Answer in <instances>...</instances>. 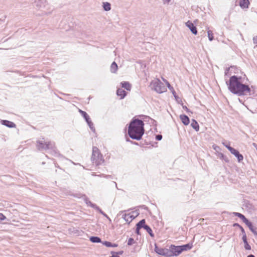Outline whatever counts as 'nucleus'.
I'll use <instances>...</instances> for the list:
<instances>
[{"label": "nucleus", "instance_id": "nucleus-1", "mask_svg": "<svg viewBox=\"0 0 257 257\" xmlns=\"http://www.w3.org/2000/svg\"><path fill=\"white\" fill-rule=\"evenodd\" d=\"M248 81L244 73H241V75L234 74L228 79H225V83L229 92L238 96L251 95V90L247 83Z\"/></svg>", "mask_w": 257, "mask_h": 257}, {"label": "nucleus", "instance_id": "nucleus-2", "mask_svg": "<svg viewBox=\"0 0 257 257\" xmlns=\"http://www.w3.org/2000/svg\"><path fill=\"white\" fill-rule=\"evenodd\" d=\"M145 123L142 119L134 117L126 124L127 135L134 140L140 141L145 133Z\"/></svg>", "mask_w": 257, "mask_h": 257}, {"label": "nucleus", "instance_id": "nucleus-3", "mask_svg": "<svg viewBox=\"0 0 257 257\" xmlns=\"http://www.w3.org/2000/svg\"><path fill=\"white\" fill-rule=\"evenodd\" d=\"M91 160L96 166H99L104 162L103 155L96 147H93Z\"/></svg>", "mask_w": 257, "mask_h": 257}, {"label": "nucleus", "instance_id": "nucleus-4", "mask_svg": "<svg viewBox=\"0 0 257 257\" xmlns=\"http://www.w3.org/2000/svg\"><path fill=\"white\" fill-rule=\"evenodd\" d=\"M149 86L151 87L152 90L158 94H161L167 91V89L164 83L159 79H157L156 81H151Z\"/></svg>", "mask_w": 257, "mask_h": 257}, {"label": "nucleus", "instance_id": "nucleus-5", "mask_svg": "<svg viewBox=\"0 0 257 257\" xmlns=\"http://www.w3.org/2000/svg\"><path fill=\"white\" fill-rule=\"evenodd\" d=\"M53 142L51 141L46 142L43 140H38L36 142V147L39 151L49 150Z\"/></svg>", "mask_w": 257, "mask_h": 257}, {"label": "nucleus", "instance_id": "nucleus-6", "mask_svg": "<svg viewBox=\"0 0 257 257\" xmlns=\"http://www.w3.org/2000/svg\"><path fill=\"white\" fill-rule=\"evenodd\" d=\"M168 251L169 257L177 256L182 253L180 245L172 244L169 246Z\"/></svg>", "mask_w": 257, "mask_h": 257}, {"label": "nucleus", "instance_id": "nucleus-7", "mask_svg": "<svg viewBox=\"0 0 257 257\" xmlns=\"http://www.w3.org/2000/svg\"><path fill=\"white\" fill-rule=\"evenodd\" d=\"M154 250L155 253L159 255L164 257H169L168 248L159 247L158 245L155 243Z\"/></svg>", "mask_w": 257, "mask_h": 257}, {"label": "nucleus", "instance_id": "nucleus-8", "mask_svg": "<svg viewBox=\"0 0 257 257\" xmlns=\"http://www.w3.org/2000/svg\"><path fill=\"white\" fill-rule=\"evenodd\" d=\"M132 213H136V215H133L131 213H124L122 215V218H123L128 224H130V223L140 214L139 210L134 211L132 212Z\"/></svg>", "mask_w": 257, "mask_h": 257}, {"label": "nucleus", "instance_id": "nucleus-9", "mask_svg": "<svg viewBox=\"0 0 257 257\" xmlns=\"http://www.w3.org/2000/svg\"><path fill=\"white\" fill-rule=\"evenodd\" d=\"M185 26L190 30L191 32L194 35L198 34L197 29L196 25L192 22V21L188 20L185 23Z\"/></svg>", "mask_w": 257, "mask_h": 257}, {"label": "nucleus", "instance_id": "nucleus-10", "mask_svg": "<svg viewBox=\"0 0 257 257\" xmlns=\"http://www.w3.org/2000/svg\"><path fill=\"white\" fill-rule=\"evenodd\" d=\"M223 213H225V214L226 213V214H232V215H233L235 216L238 217V218H239L241 220V221L244 223H245V222H246L248 220V219L245 216V215H244L243 214H242V213H239V212H227V211H224Z\"/></svg>", "mask_w": 257, "mask_h": 257}, {"label": "nucleus", "instance_id": "nucleus-11", "mask_svg": "<svg viewBox=\"0 0 257 257\" xmlns=\"http://www.w3.org/2000/svg\"><path fill=\"white\" fill-rule=\"evenodd\" d=\"M230 153L234 155L237 159L238 163H241L243 160V156L240 153L237 149H234Z\"/></svg>", "mask_w": 257, "mask_h": 257}, {"label": "nucleus", "instance_id": "nucleus-12", "mask_svg": "<svg viewBox=\"0 0 257 257\" xmlns=\"http://www.w3.org/2000/svg\"><path fill=\"white\" fill-rule=\"evenodd\" d=\"M0 122L1 124L10 128H16L17 126L13 121L7 119H1Z\"/></svg>", "mask_w": 257, "mask_h": 257}, {"label": "nucleus", "instance_id": "nucleus-13", "mask_svg": "<svg viewBox=\"0 0 257 257\" xmlns=\"http://www.w3.org/2000/svg\"><path fill=\"white\" fill-rule=\"evenodd\" d=\"M245 224L247 226L249 230L254 234L255 237H257V230L256 227L253 225V223L249 220L245 222Z\"/></svg>", "mask_w": 257, "mask_h": 257}, {"label": "nucleus", "instance_id": "nucleus-14", "mask_svg": "<svg viewBox=\"0 0 257 257\" xmlns=\"http://www.w3.org/2000/svg\"><path fill=\"white\" fill-rule=\"evenodd\" d=\"M31 3L34 4V7L41 9L45 7L47 1L46 0H34V2L32 1Z\"/></svg>", "mask_w": 257, "mask_h": 257}, {"label": "nucleus", "instance_id": "nucleus-15", "mask_svg": "<svg viewBox=\"0 0 257 257\" xmlns=\"http://www.w3.org/2000/svg\"><path fill=\"white\" fill-rule=\"evenodd\" d=\"M179 118L182 123L185 126L188 125L190 122L189 117L185 114L183 113L180 114Z\"/></svg>", "mask_w": 257, "mask_h": 257}, {"label": "nucleus", "instance_id": "nucleus-16", "mask_svg": "<svg viewBox=\"0 0 257 257\" xmlns=\"http://www.w3.org/2000/svg\"><path fill=\"white\" fill-rule=\"evenodd\" d=\"M193 241L194 239H193L191 242H189L186 244L180 245V249L181 250V252L184 251H188L190 250L193 247Z\"/></svg>", "mask_w": 257, "mask_h": 257}, {"label": "nucleus", "instance_id": "nucleus-17", "mask_svg": "<svg viewBox=\"0 0 257 257\" xmlns=\"http://www.w3.org/2000/svg\"><path fill=\"white\" fill-rule=\"evenodd\" d=\"M243 206L248 210L251 211H254L255 210L254 205L250 201L245 199L243 200Z\"/></svg>", "mask_w": 257, "mask_h": 257}, {"label": "nucleus", "instance_id": "nucleus-18", "mask_svg": "<svg viewBox=\"0 0 257 257\" xmlns=\"http://www.w3.org/2000/svg\"><path fill=\"white\" fill-rule=\"evenodd\" d=\"M74 197H77L78 198H83L85 203L88 205L89 206V202H91L89 198L84 194H81V193H79V194H76L75 195H74Z\"/></svg>", "mask_w": 257, "mask_h": 257}, {"label": "nucleus", "instance_id": "nucleus-19", "mask_svg": "<svg viewBox=\"0 0 257 257\" xmlns=\"http://www.w3.org/2000/svg\"><path fill=\"white\" fill-rule=\"evenodd\" d=\"M120 85L122 88L125 89L127 91H130L132 89V85L128 81H122L120 82Z\"/></svg>", "mask_w": 257, "mask_h": 257}, {"label": "nucleus", "instance_id": "nucleus-20", "mask_svg": "<svg viewBox=\"0 0 257 257\" xmlns=\"http://www.w3.org/2000/svg\"><path fill=\"white\" fill-rule=\"evenodd\" d=\"M127 92L121 88H118L116 90V95L117 96L119 97L120 99L124 98L127 95Z\"/></svg>", "mask_w": 257, "mask_h": 257}, {"label": "nucleus", "instance_id": "nucleus-21", "mask_svg": "<svg viewBox=\"0 0 257 257\" xmlns=\"http://www.w3.org/2000/svg\"><path fill=\"white\" fill-rule=\"evenodd\" d=\"M238 5L242 9H248L250 3L249 0H239Z\"/></svg>", "mask_w": 257, "mask_h": 257}, {"label": "nucleus", "instance_id": "nucleus-22", "mask_svg": "<svg viewBox=\"0 0 257 257\" xmlns=\"http://www.w3.org/2000/svg\"><path fill=\"white\" fill-rule=\"evenodd\" d=\"M86 122L87 123V125L89 126L90 129L91 130V131L96 134V130L94 126L93 122L92 121L90 117L87 118L85 120Z\"/></svg>", "mask_w": 257, "mask_h": 257}, {"label": "nucleus", "instance_id": "nucleus-23", "mask_svg": "<svg viewBox=\"0 0 257 257\" xmlns=\"http://www.w3.org/2000/svg\"><path fill=\"white\" fill-rule=\"evenodd\" d=\"M190 125L192 127V128L194 129L196 132H197L199 131V125L196 119L194 118L191 119Z\"/></svg>", "mask_w": 257, "mask_h": 257}, {"label": "nucleus", "instance_id": "nucleus-24", "mask_svg": "<svg viewBox=\"0 0 257 257\" xmlns=\"http://www.w3.org/2000/svg\"><path fill=\"white\" fill-rule=\"evenodd\" d=\"M147 225V224L146 223V219H142L136 224L135 227L138 228L140 229L141 228L145 229Z\"/></svg>", "mask_w": 257, "mask_h": 257}, {"label": "nucleus", "instance_id": "nucleus-25", "mask_svg": "<svg viewBox=\"0 0 257 257\" xmlns=\"http://www.w3.org/2000/svg\"><path fill=\"white\" fill-rule=\"evenodd\" d=\"M102 244L107 247H116L118 246V244L116 243H112L110 241L104 240L103 241Z\"/></svg>", "mask_w": 257, "mask_h": 257}, {"label": "nucleus", "instance_id": "nucleus-26", "mask_svg": "<svg viewBox=\"0 0 257 257\" xmlns=\"http://www.w3.org/2000/svg\"><path fill=\"white\" fill-rule=\"evenodd\" d=\"M89 240L92 243H101L103 242L100 237L97 236H90L89 237Z\"/></svg>", "mask_w": 257, "mask_h": 257}, {"label": "nucleus", "instance_id": "nucleus-27", "mask_svg": "<svg viewBox=\"0 0 257 257\" xmlns=\"http://www.w3.org/2000/svg\"><path fill=\"white\" fill-rule=\"evenodd\" d=\"M51 147V148H50L49 150H51L54 155L56 156L62 157V155L57 150L56 147L55 146L54 143H52Z\"/></svg>", "mask_w": 257, "mask_h": 257}, {"label": "nucleus", "instance_id": "nucleus-28", "mask_svg": "<svg viewBox=\"0 0 257 257\" xmlns=\"http://www.w3.org/2000/svg\"><path fill=\"white\" fill-rule=\"evenodd\" d=\"M117 70L118 65L115 61H113L110 65V71L112 73H116Z\"/></svg>", "mask_w": 257, "mask_h": 257}, {"label": "nucleus", "instance_id": "nucleus-29", "mask_svg": "<svg viewBox=\"0 0 257 257\" xmlns=\"http://www.w3.org/2000/svg\"><path fill=\"white\" fill-rule=\"evenodd\" d=\"M222 145L230 152L233 151L234 148L230 146V142L227 141H224L222 143Z\"/></svg>", "mask_w": 257, "mask_h": 257}, {"label": "nucleus", "instance_id": "nucleus-30", "mask_svg": "<svg viewBox=\"0 0 257 257\" xmlns=\"http://www.w3.org/2000/svg\"><path fill=\"white\" fill-rule=\"evenodd\" d=\"M102 8L104 11H109L111 10V4L110 3L107 2H105L102 3Z\"/></svg>", "mask_w": 257, "mask_h": 257}, {"label": "nucleus", "instance_id": "nucleus-31", "mask_svg": "<svg viewBox=\"0 0 257 257\" xmlns=\"http://www.w3.org/2000/svg\"><path fill=\"white\" fill-rule=\"evenodd\" d=\"M230 68L232 71V73H233L234 74H237V75H238L239 72H240L241 74V73H243L241 71L239 68L237 67L236 66L231 65L230 66Z\"/></svg>", "mask_w": 257, "mask_h": 257}, {"label": "nucleus", "instance_id": "nucleus-32", "mask_svg": "<svg viewBox=\"0 0 257 257\" xmlns=\"http://www.w3.org/2000/svg\"><path fill=\"white\" fill-rule=\"evenodd\" d=\"M144 229L149 233L151 237H154L155 234L151 227L149 225L147 224Z\"/></svg>", "mask_w": 257, "mask_h": 257}, {"label": "nucleus", "instance_id": "nucleus-33", "mask_svg": "<svg viewBox=\"0 0 257 257\" xmlns=\"http://www.w3.org/2000/svg\"><path fill=\"white\" fill-rule=\"evenodd\" d=\"M218 157L222 161H224L225 163H229V160L223 153H218Z\"/></svg>", "mask_w": 257, "mask_h": 257}, {"label": "nucleus", "instance_id": "nucleus-34", "mask_svg": "<svg viewBox=\"0 0 257 257\" xmlns=\"http://www.w3.org/2000/svg\"><path fill=\"white\" fill-rule=\"evenodd\" d=\"M232 73V71L231 70L230 66L229 67L226 68L224 71V77L225 79H226V77H230L231 75V74Z\"/></svg>", "mask_w": 257, "mask_h": 257}, {"label": "nucleus", "instance_id": "nucleus-35", "mask_svg": "<svg viewBox=\"0 0 257 257\" xmlns=\"http://www.w3.org/2000/svg\"><path fill=\"white\" fill-rule=\"evenodd\" d=\"M68 231L70 233L79 235L80 230L74 227L69 228Z\"/></svg>", "mask_w": 257, "mask_h": 257}, {"label": "nucleus", "instance_id": "nucleus-36", "mask_svg": "<svg viewBox=\"0 0 257 257\" xmlns=\"http://www.w3.org/2000/svg\"><path fill=\"white\" fill-rule=\"evenodd\" d=\"M173 96L174 97L175 100L178 104H179L181 105L183 103L182 99L179 97L177 94Z\"/></svg>", "mask_w": 257, "mask_h": 257}, {"label": "nucleus", "instance_id": "nucleus-37", "mask_svg": "<svg viewBox=\"0 0 257 257\" xmlns=\"http://www.w3.org/2000/svg\"><path fill=\"white\" fill-rule=\"evenodd\" d=\"M207 35H208V40L210 41H212V40H214L213 34L211 30L207 31Z\"/></svg>", "mask_w": 257, "mask_h": 257}, {"label": "nucleus", "instance_id": "nucleus-38", "mask_svg": "<svg viewBox=\"0 0 257 257\" xmlns=\"http://www.w3.org/2000/svg\"><path fill=\"white\" fill-rule=\"evenodd\" d=\"M135 243H136V241L134 240V239L133 238L130 237L128 239L127 243V245L131 246V245H133Z\"/></svg>", "mask_w": 257, "mask_h": 257}, {"label": "nucleus", "instance_id": "nucleus-39", "mask_svg": "<svg viewBox=\"0 0 257 257\" xmlns=\"http://www.w3.org/2000/svg\"><path fill=\"white\" fill-rule=\"evenodd\" d=\"M168 85L169 86L167 87L170 90V91L172 93V94H173V95L174 96L175 94H176L177 93H176L175 90H174L173 87L170 84V83H168Z\"/></svg>", "mask_w": 257, "mask_h": 257}, {"label": "nucleus", "instance_id": "nucleus-40", "mask_svg": "<svg viewBox=\"0 0 257 257\" xmlns=\"http://www.w3.org/2000/svg\"><path fill=\"white\" fill-rule=\"evenodd\" d=\"M244 249L246 250H250L251 249V246L248 242V241L245 242H243Z\"/></svg>", "mask_w": 257, "mask_h": 257}, {"label": "nucleus", "instance_id": "nucleus-41", "mask_svg": "<svg viewBox=\"0 0 257 257\" xmlns=\"http://www.w3.org/2000/svg\"><path fill=\"white\" fill-rule=\"evenodd\" d=\"M182 108L186 111L187 113H193V112L189 109L186 105H184L183 103L181 105Z\"/></svg>", "mask_w": 257, "mask_h": 257}, {"label": "nucleus", "instance_id": "nucleus-42", "mask_svg": "<svg viewBox=\"0 0 257 257\" xmlns=\"http://www.w3.org/2000/svg\"><path fill=\"white\" fill-rule=\"evenodd\" d=\"M151 119L152 118H151L150 116L147 115H144L143 120L142 121H143V122H144V121H148L150 122V121H151Z\"/></svg>", "mask_w": 257, "mask_h": 257}, {"label": "nucleus", "instance_id": "nucleus-43", "mask_svg": "<svg viewBox=\"0 0 257 257\" xmlns=\"http://www.w3.org/2000/svg\"><path fill=\"white\" fill-rule=\"evenodd\" d=\"M7 218L3 213H0V222L7 220Z\"/></svg>", "mask_w": 257, "mask_h": 257}, {"label": "nucleus", "instance_id": "nucleus-44", "mask_svg": "<svg viewBox=\"0 0 257 257\" xmlns=\"http://www.w3.org/2000/svg\"><path fill=\"white\" fill-rule=\"evenodd\" d=\"M123 252H124V251L122 250H120L118 251H115L112 250V253L115 254V255H118L119 256L120 255H122L123 253Z\"/></svg>", "mask_w": 257, "mask_h": 257}, {"label": "nucleus", "instance_id": "nucleus-45", "mask_svg": "<svg viewBox=\"0 0 257 257\" xmlns=\"http://www.w3.org/2000/svg\"><path fill=\"white\" fill-rule=\"evenodd\" d=\"M212 149L215 150L216 152H217V151H220L221 149L217 145L213 144L212 145Z\"/></svg>", "mask_w": 257, "mask_h": 257}, {"label": "nucleus", "instance_id": "nucleus-46", "mask_svg": "<svg viewBox=\"0 0 257 257\" xmlns=\"http://www.w3.org/2000/svg\"><path fill=\"white\" fill-rule=\"evenodd\" d=\"M163 136L161 134L156 135L155 136V140L158 141L162 140Z\"/></svg>", "mask_w": 257, "mask_h": 257}, {"label": "nucleus", "instance_id": "nucleus-47", "mask_svg": "<svg viewBox=\"0 0 257 257\" xmlns=\"http://www.w3.org/2000/svg\"><path fill=\"white\" fill-rule=\"evenodd\" d=\"M101 176L106 179H113V176L110 175H106L104 174H101Z\"/></svg>", "mask_w": 257, "mask_h": 257}, {"label": "nucleus", "instance_id": "nucleus-48", "mask_svg": "<svg viewBox=\"0 0 257 257\" xmlns=\"http://www.w3.org/2000/svg\"><path fill=\"white\" fill-rule=\"evenodd\" d=\"M89 206L91 207V208H93L94 209H95L98 206L96 204L92 202H89Z\"/></svg>", "mask_w": 257, "mask_h": 257}, {"label": "nucleus", "instance_id": "nucleus-49", "mask_svg": "<svg viewBox=\"0 0 257 257\" xmlns=\"http://www.w3.org/2000/svg\"><path fill=\"white\" fill-rule=\"evenodd\" d=\"M81 116L84 119V120L86 119L87 118H89L90 116L85 111L84 112Z\"/></svg>", "mask_w": 257, "mask_h": 257}, {"label": "nucleus", "instance_id": "nucleus-50", "mask_svg": "<svg viewBox=\"0 0 257 257\" xmlns=\"http://www.w3.org/2000/svg\"><path fill=\"white\" fill-rule=\"evenodd\" d=\"M150 123H152V125H153L154 126H155V127H157V124H158V122L157 121L154 119H151V121L150 122Z\"/></svg>", "mask_w": 257, "mask_h": 257}, {"label": "nucleus", "instance_id": "nucleus-51", "mask_svg": "<svg viewBox=\"0 0 257 257\" xmlns=\"http://www.w3.org/2000/svg\"><path fill=\"white\" fill-rule=\"evenodd\" d=\"M137 63L140 64L141 65L142 68H145L146 67V64L141 60H139V61H138Z\"/></svg>", "mask_w": 257, "mask_h": 257}, {"label": "nucleus", "instance_id": "nucleus-52", "mask_svg": "<svg viewBox=\"0 0 257 257\" xmlns=\"http://www.w3.org/2000/svg\"><path fill=\"white\" fill-rule=\"evenodd\" d=\"M241 239L242 240L243 242L247 241V238L246 233H244L242 235Z\"/></svg>", "mask_w": 257, "mask_h": 257}, {"label": "nucleus", "instance_id": "nucleus-53", "mask_svg": "<svg viewBox=\"0 0 257 257\" xmlns=\"http://www.w3.org/2000/svg\"><path fill=\"white\" fill-rule=\"evenodd\" d=\"M130 138L128 137V136H127L126 134L125 133V139L126 142L130 143L131 144H132V142H133V141L130 140Z\"/></svg>", "mask_w": 257, "mask_h": 257}, {"label": "nucleus", "instance_id": "nucleus-54", "mask_svg": "<svg viewBox=\"0 0 257 257\" xmlns=\"http://www.w3.org/2000/svg\"><path fill=\"white\" fill-rule=\"evenodd\" d=\"M135 232L138 235H141V232H140V229H139L138 228L136 227V229H135Z\"/></svg>", "mask_w": 257, "mask_h": 257}, {"label": "nucleus", "instance_id": "nucleus-55", "mask_svg": "<svg viewBox=\"0 0 257 257\" xmlns=\"http://www.w3.org/2000/svg\"><path fill=\"white\" fill-rule=\"evenodd\" d=\"M140 208L144 209L146 210H149V208L145 205H142L139 206Z\"/></svg>", "mask_w": 257, "mask_h": 257}, {"label": "nucleus", "instance_id": "nucleus-56", "mask_svg": "<svg viewBox=\"0 0 257 257\" xmlns=\"http://www.w3.org/2000/svg\"><path fill=\"white\" fill-rule=\"evenodd\" d=\"M232 226L233 227H237L238 228H239L241 226V225H240L238 223H233Z\"/></svg>", "mask_w": 257, "mask_h": 257}, {"label": "nucleus", "instance_id": "nucleus-57", "mask_svg": "<svg viewBox=\"0 0 257 257\" xmlns=\"http://www.w3.org/2000/svg\"><path fill=\"white\" fill-rule=\"evenodd\" d=\"M95 210L98 212L100 214L103 211V210L98 206H97Z\"/></svg>", "mask_w": 257, "mask_h": 257}, {"label": "nucleus", "instance_id": "nucleus-58", "mask_svg": "<svg viewBox=\"0 0 257 257\" xmlns=\"http://www.w3.org/2000/svg\"><path fill=\"white\" fill-rule=\"evenodd\" d=\"M95 210L98 212L100 214L103 211V210L98 206H97Z\"/></svg>", "mask_w": 257, "mask_h": 257}, {"label": "nucleus", "instance_id": "nucleus-59", "mask_svg": "<svg viewBox=\"0 0 257 257\" xmlns=\"http://www.w3.org/2000/svg\"><path fill=\"white\" fill-rule=\"evenodd\" d=\"M239 229H240V230L242 233V235H243L244 233H246L244 229L243 228V227L242 226Z\"/></svg>", "mask_w": 257, "mask_h": 257}, {"label": "nucleus", "instance_id": "nucleus-60", "mask_svg": "<svg viewBox=\"0 0 257 257\" xmlns=\"http://www.w3.org/2000/svg\"><path fill=\"white\" fill-rule=\"evenodd\" d=\"M162 80L166 84V86L168 87L169 86L168 83H170L167 80H166V79H165L164 78H162Z\"/></svg>", "mask_w": 257, "mask_h": 257}, {"label": "nucleus", "instance_id": "nucleus-61", "mask_svg": "<svg viewBox=\"0 0 257 257\" xmlns=\"http://www.w3.org/2000/svg\"><path fill=\"white\" fill-rule=\"evenodd\" d=\"M252 40L254 44H257V36L253 37Z\"/></svg>", "mask_w": 257, "mask_h": 257}, {"label": "nucleus", "instance_id": "nucleus-62", "mask_svg": "<svg viewBox=\"0 0 257 257\" xmlns=\"http://www.w3.org/2000/svg\"><path fill=\"white\" fill-rule=\"evenodd\" d=\"M164 4L168 5L171 1V0H162Z\"/></svg>", "mask_w": 257, "mask_h": 257}, {"label": "nucleus", "instance_id": "nucleus-63", "mask_svg": "<svg viewBox=\"0 0 257 257\" xmlns=\"http://www.w3.org/2000/svg\"><path fill=\"white\" fill-rule=\"evenodd\" d=\"M110 254H111V257H120L118 255H115V254L112 253V251H110Z\"/></svg>", "mask_w": 257, "mask_h": 257}, {"label": "nucleus", "instance_id": "nucleus-64", "mask_svg": "<svg viewBox=\"0 0 257 257\" xmlns=\"http://www.w3.org/2000/svg\"><path fill=\"white\" fill-rule=\"evenodd\" d=\"M252 145L256 149V152H257V144L255 143H253Z\"/></svg>", "mask_w": 257, "mask_h": 257}]
</instances>
